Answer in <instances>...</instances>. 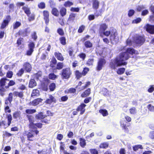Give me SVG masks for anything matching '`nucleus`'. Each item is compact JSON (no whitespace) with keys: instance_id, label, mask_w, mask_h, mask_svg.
<instances>
[{"instance_id":"14","label":"nucleus","mask_w":154,"mask_h":154,"mask_svg":"<svg viewBox=\"0 0 154 154\" xmlns=\"http://www.w3.org/2000/svg\"><path fill=\"white\" fill-rule=\"evenodd\" d=\"M86 105L84 103H82L77 108L76 110L79 112H80V114L82 115L85 111V107Z\"/></svg>"},{"instance_id":"16","label":"nucleus","mask_w":154,"mask_h":154,"mask_svg":"<svg viewBox=\"0 0 154 154\" xmlns=\"http://www.w3.org/2000/svg\"><path fill=\"white\" fill-rule=\"evenodd\" d=\"M56 102V100L55 97L52 95L50 94L49 95V98L47 99L45 103L46 104H51L53 103H55Z\"/></svg>"},{"instance_id":"15","label":"nucleus","mask_w":154,"mask_h":154,"mask_svg":"<svg viewBox=\"0 0 154 154\" xmlns=\"http://www.w3.org/2000/svg\"><path fill=\"white\" fill-rule=\"evenodd\" d=\"M28 28L25 29L23 30H19L17 34L19 36L21 35L23 37H25L28 35L29 32L28 31Z\"/></svg>"},{"instance_id":"27","label":"nucleus","mask_w":154,"mask_h":154,"mask_svg":"<svg viewBox=\"0 0 154 154\" xmlns=\"http://www.w3.org/2000/svg\"><path fill=\"white\" fill-rule=\"evenodd\" d=\"M32 131L34 130H32L30 132H29L26 134L27 137V140L29 141H33L34 140L31 138H32L34 137V134H32V132H33Z\"/></svg>"},{"instance_id":"42","label":"nucleus","mask_w":154,"mask_h":154,"mask_svg":"<svg viewBox=\"0 0 154 154\" xmlns=\"http://www.w3.org/2000/svg\"><path fill=\"white\" fill-rule=\"evenodd\" d=\"M16 83L13 80H10L8 84V85L5 86V88L8 89L11 86H13L15 85Z\"/></svg>"},{"instance_id":"24","label":"nucleus","mask_w":154,"mask_h":154,"mask_svg":"<svg viewBox=\"0 0 154 154\" xmlns=\"http://www.w3.org/2000/svg\"><path fill=\"white\" fill-rule=\"evenodd\" d=\"M54 55L58 60L63 61L64 60V58L60 53L55 52L54 53Z\"/></svg>"},{"instance_id":"59","label":"nucleus","mask_w":154,"mask_h":154,"mask_svg":"<svg viewBox=\"0 0 154 154\" xmlns=\"http://www.w3.org/2000/svg\"><path fill=\"white\" fill-rule=\"evenodd\" d=\"M129 112L131 114L134 115L136 113L137 110L136 108L133 107L129 109Z\"/></svg>"},{"instance_id":"35","label":"nucleus","mask_w":154,"mask_h":154,"mask_svg":"<svg viewBox=\"0 0 154 154\" xmlns=\"http://www.w3.org/2000/svg\"><path fill=\"white\" fill-rule=\"evenodd\" d=\"M51 14L56 17L59 16V12L58 9L56 8H53L52 9L51 11Z\"/></svg>"},{"instance_id":"34","label":"nucleus","mask_w":154,"mask_h":154,"mask_svg":"<svg viewBox=\"0 0 154 154\" xmlns=\"http://www.w3.org/2000/svg\"><path fill=\"white\" fill-rule=\"evenodd\" d=\"M56 67L53 69L54 70H60L62 69L64 66V64L63 62H59L56 64Z\"/></svg>"},{"instance_id":"39","label":"nucleus","mask_w":154,"mask_h":154,"mask_svg":"<svg viewBox=\"0 0 154 154\" xmlns=\"http://www.w3.org/2000/svg\"><path fill=\"white\" fill-rule=\"evenodd\" d=\"M99 2L97 0H94L92 4V6L94 9L97 10L99 7Z\"/></svg>"},{"instance_id":"37","label":"nucleus","mask_w":154,"mask_h":154,"mask_svg":"<svg viewBox=\"0 0 154 154\" xmlns=\"http://www.w3.org/2000/svg\"><path fill=\"white\" fill-rule=\"evenodd\" d=\"M109 146L108 142H104L101 143L99 145V147L101 149H106Z\"/></svg>"},{"instance_id":"12","label":"nucleus","mask_w":154,"mask_h":154,"mask_svg":"<svg viewBox=\"0 0 154 154\" xmlns=\"http://www.w3.org/2000/svg\"><path fill=\"white\" fill-rule=\"evenodd\" d=\"M144 29L148 33L154 34V25L147 24L144 26Z\"/></svg>"},{"instance_id":"60","label":"nucleus","mask_w":154,"mask_h":154,"mask_svg":"<svg viewBox=\"0 0 154 154\" xmlns=\"http://www.w3.org/2000/svg\"><path fill=\"white\" fill-rule=\"evenodd\" d=\"M7 118L8 119V126H9L12 120V117L11 114H8L7 115Z\"/></svg>"},{"instance_id":"53","label":"nucleus","mask_w":154,"mask_h":154,"mask_svg":"<svg viewBox=\"0 0 154 154\" xmlns=\"http://www.w3.org/2000/svg\"><path fill=\"white\" fill-rule=\"evenodd\" d=\"M94 62V59L93 58H89L88 59V60L86 62V65L90 66H92L93 65V63Z\"/></svg>"},{"instance_id":"50","label":"nucleus","mask_w":154,"mask_h":154,"mask_svg":"<svg viewBox=\"0 0 154 154\" xmlns=\"http://www.w3.org/2000/svg\"><path fill=\"white\" fill-rule=\"evenodd\" d=\"M21 25V23L19 21H16L13 24V28L14 29H15L19 27H20Z\"/></svg>"},{"instance_id":"63","label":"nucleus","mask_w":154,"mask_h":154,"mask_svg":"<svg viewBox=\"0 0 154 154\" xmlns=\"http://www.w3.org/2000/svg\"><path fill=\"white\" fill-rule=\"evenodd\" d=\"M85 27L84 25H81L80 26L78 30V32L79 33H82L83 31L85 29Z\"/></svg>"},{"instance_id":"20","label":"nucleus","mask_w":154,"mask_h":154,"mask_svg":"<svg viewBox=\"0 0 154 154\" xmlns=\"http://www.w3.org/2000/svg\"><path fill=\"white\" fill-rule=\"evenodd\" d=\"M91 91L90 88H88L81 94V97L83 98H85L88 97L91 94Z\"/></svg>"},{"instance_id":"25","label":"nucleus","mask_w":154,"mask_h":154,"mask_svg":"<svg viewBox=\"0 0 154 154\" xmlns=\"http://www.w3.org/2000/svg\"><path fill=\"white\" fill-rule=\"evenodd\" d=\"M108 28L107 25L105 23H101L100 25L99 29V34L102 32H104Z\"/></svg>"},{"instance_id":"22","label":"nucleus","mask_w":154,"mask_h":154,"mask_svg":"<svg viewBox=\"0 0 154 154\" xmlns=\"http://www.w3.org/2000/svg\"><path fill=\"white\" fill-rule=\"evenodd\" d=\"M46 116V115H44L42 112H40L35 115V118L36 119L41 120V121Z\"/></svg>"},{"instance_id":"5","label":"nucleus","mask_w":154,"mask_h":154,"mask_svg":"<svg viewBox=\"0 0 154 154\" xmlns=\"http://www.w3.org/2000/svg\"><path fill=\"white\" fill-rule=\"evenodd\" d=\"M7 80H9L5 77L2 78L0 79V95L2 96L4 95V92L6 91L5 85Z\"/></svg>"},{"instance_id":"28","label":"nucleus","mask_w":154,"mask_h":154,"mask_svg":"<svg viewBox=\"0 0 154 154\" xmlns=\"http://www.w3.org/2000/svg\"><path fill=\"white\" fill-rule=\"evenodd\" d=\"M74 75L77 79H79L83 76L82 72L79 70H76L74 72Z\"/></svg>"},{"instance_id":"19","label":"nucleus","mask_w":154,"mask_h":154,"mask_svg":"<svg viewBox=\"0 0 154 154\" xmlns=\"http://www.w3.org/2000/svg\"><path fill=\"white\" fill-rule=\"evenodd\" d=\"M43 100L41 98H37L31 102H30L29 103V105H32L33 106H36L40 103H41Z\"/></svg>"},{"instance_id":"18","label":"nucleus","mask_w":154,"mask_h":154,"mask_svg":"<svg viewBox=\"0 0 154 154\" xmlns=\"http://www.w3.org/2000/svg\"><path fill=\"white\" fill-rule=\"evenodd\" d=\"M130 125V123H128L126 122H121L120 123V126L122 129L124 130L125 132H129V130L128 127Z\"/></svg>"},{"instance_id":"3","label":"nucleus","mask_w":154,"mask_h":154,"mask_svg":"<svg viewBox=\"0 0 154 154\" xmlns=\"http://www.w3.org/2000/svg\"><path fill=\"white\" fill-rule=\"evenodd\" d=\"M72 74V71L69 67L65 68L63 69L61 73L62 79H68Z\"/></svg>"},{"instance_id":"44","label":"nucleus","mask_w":154,"mask_h":154,"mask_svg":"<svg viewBox=\"0 0 154 154\" xmlns=\"http://www.w3.org/2000/svg\"><path fill=\"white\" fill-rule=\"evenodd\" d=\"M99 112L103 116H106L109 114L107 111L106 109H100L99 110Z\"/></svg>"},{"instance_id":"55","label":"nucleus","mask_w":154,"mask_h":154,"mask_svg":"<svg viewBox=\"0 0 154 154\" xmlns=\"http://www.w3.org/2000/svg\"><path fill=\"white\" fill-rule=\"evenodd\" d=\"M48 149L46 150L43 149L42 150H39L37 152L38 154H50L51 152H47Z\"/></svg>"},{"instance_id":"38","label":"nucleus","mask_w":154,"mask_h":154,"mask_svg":"<svg viewBox=\"0 0 154 154\" xmlns=\"http://www.w3.org/2000/svg\"><path fill=\"white\" fill-rule=\"evenodd\" d=\"M64 143L60 142L61 144L60 146V151H63V153L64 154H73V153H68L66 150H64V144H63Z\"/></svg>"},{"instance_id":"2","label":"nucleus","mask_w":154,"mask_h":154,"mask_svg":"<svg viewBox=\"0 0 154 154\" xmlns=\"http://www.w3.org/2000/svg\"><path fill=\"white\" fill-rule=\"evenodd\" d=\"M26 116L29 122L28 125L29 128L32 129H35L32 131L35 132L36 135L38 134L39 131L37 129V128L41 129L42 127L43 123L41 122L35 123L33 117L32 116L27 115Z\"/></svg>"},{"instance_id":"43","label":"nucleus","mask_w":154,"mask_h":154,"mask_svg":"<svg viewBox=\"0 0 154 154\" xmlns=\"http://www.w3.org/2000/svg\"><path fill=\"white\" fill-rule=\"evenodd\" d=\"M39 95V91L37 89H34L32 90V94L31 96L33 97V96H38Z\"/></svg>"},{"instance_id":"13","label":"nucleus","mask_w":154,"mask_h":154,"mask_svg":"<svg viewBox=\"0 0 154 154\" xmlns=\"http://www.w3.org/2000/svg\"><path fill=\"white\" fill-rule=\"evenodd\" d=\"M43 19L46 25H48L50 21L49 13L47 10H44L43 11Z\"/></svg>"},{"instance_id":"30","label":"nucleus","mask_w":154,"mask_h":154,"mask_svg":"<svg viewBox=\"0 0 154 154\" xmlns=\"http://www.w3.org/2000/svg\"><path fill=\"white\" fill-rule=\"evenodd\" d=\"M57 64V60L55 57H53L52 58L50 66L52 68H54L55 67V65Z\"/></svg>"},{"instance_id":"62","label":"nucleus","mask_w":154,"mask_h":154,"mask_svg":"<svg viewBox=\"0 0 154 154\" xmlns=\"http://www.w3.org/2000/svg\"><path fill=\"white\" fill-rule=\"evenodd\" d=\"M78 56L81 59L83 60H85L86 57V54L83 53H81L79 54Z\"/></svg>"},{"instance_id":"57","label":"nucleus","mask_w":154,"mask_h":154,"mask_svg":"<svg viewBox=\"0 0 154 154\" xmlns=\"http://www.w3.org/2000/svg\"><path fill=\"white\" fill-rule=\"evenodd\" d=\"M143 149V147L142 145L140 144L136 145L133 147V150L135 151L139 149Z\"/></svg>"},{"instance_id":"56","label":"nucleus","mask_w":154,"mask_h":154,"mask_svg":"<svg viewBox=\"0 0 154 154\" xmlns=\"http://www.w3.org/2000/svg\"><path fill=\"white\" fill-rule=\"evenodd\" d=\"M38 7L40 9H42L45 8L46 7L45 4V2H42L38 5Z\"/></svg>"},{"instance_id":"11","label":"nucleus","mask_w":154,"mask_h":154,"mask_svg":"<svg viewBox=\"0 0 154 154\" xmlns=\"http://www.w3.org/2000/svg\"><path fill=\"white\" fill-rule=\"evenodd\" d=\"M106 63V60L104 58H100L97 62V65L96 66V70L98 71H99L101 70L103 67Z\"/></svg>"},{"instance_id":"26","label":"nucleus","mask_w":154,"mask_h":154,"mask_svg":"<svg viewBox=\"0 0 154 154\" xmlns=\"http://www.w3.org/2000/svg\"><path fill=\"white\" fill-rule=\"evenodd\" d=\"M13 94L14 97H18L20 98H22L23 96V91L18 92L15 91L13 92Z\"/></svg>"},{"instance_id":"52","label":"nucleus","mask_w":154,"mask_h":154,"mask_svg":"<svg viewBox=\"0 0 154 154\" xmlns=\"http://www.w3.org/2000/svg\"><path fill=\"white\" fill-rule=\"evenodd\" d=\"M125 70V68L124 67L118 69L116 72L119 75H122L124 73Z\"/></svg>"},{"instance_id":"45","label":"nucleus","mask_w":154,"mask_h":154,"mask_svg":"<svg viewBox=\"0 0 154 154\" xmlns=\"http://www.w3.org/2000/svg\"><path fill=\"white\" fill-rule=\"evenodd\" d=\"M73 3L69 1H67L64 2L63 5L66 8L70 7L73 5Z\"/></svg>"},{"instance_id":"58","label":"nucleus","mask_w":154,"mask_h":154,"mask_svg":"<svg viewBox=\"0 0 154 154\" xmlns=\"http://www.w3.org/2000/svg\"><path fill=\"white\" fill-rule=\"evenodd\" d=\"M25 112L27 114H32L35 113L36 110L35 109H27L25 110Z\"/></svg>"},{"instance_id":"49","label":"nucleus","mask_w":154,"mask_h":154,"mask_svg":"<svg viewBox=\"0 0 154 154\" xmlns=\"http://www.w3.org/2000/svg\"><path fill=\"white\" fill-rule=\"evenodd\" d=\"M48 78L50 79L54 80L57 77V76L54 73H51L48 75Z\"/></svg>"},{"instance_id":"6","label":"nucleus","mask_w":154,"mask_h":154,"mask_svg":"<svg viewBox=\"0 0 154 154\" xmlns=\"http://www.w3.org/2000/svg\"><path fill=\"white\" fill-rule=\"evenodd\" d=\"M22 9L28 17V20L29 21H32L34 20L35 15L34 14H32L30 15L31 14V12L29 8L24 6L22 7Z\"/></svg>"},{"instance_id":"51","label":"nucleus","mask_w":154,"mask_h":154,"mask_svg":"<svg viewBox=\"0 0 154 154\" xmlns=\"http://www.w3.org/2000/svg\"><path fill=\"white\" fill-rule=\"evenodd\" d=\"M24 69L23 68L20 69L18 71L16 74V75L18 77H21L24 73Z\"/></svg>"},{"instance_id":"41","label":"nucleus","mask_w":154,"mask_h":154,"mask_svg":"<svg viewBox=\"0 0 154 154\" xmlns=\"http://www.w3.org/2000/svg\"><path fill=\"white\" fill-rule=\"evenodd\" d=\"M60 43L61 45H65L66 44V39L64 36H61L59 38Z\"/></svg>"},{"instance_id":"1","label":"nucleus","mask_w":154,"mask_h":154,"mask_svg":"<svg viewBox=\"0 0 154 154\" xmlns=\"http://www.w3.org/2000/svg\"><path fill=\"white\" fill-rule=\"evenodd\" d=\"M138 51L132 48H127L125 52L121 53L119 55L116 57L109 64V66L111 69H115L117 67L126 65L127 62L125 61L130 57L129 54L133 55L138 54Z\"/></svg>"},{"instance_id":"9","label":"nucleus","mask_w":154,"mask_h":154,"mask_svg":"<svg viewBox=\"0 0 154 154\" xmlns=\"http://www.w3.org/2000/svg\"><path fill=\"white\" fill-rule=\"evenodd\" d=\"M5 19L3 20L0 27L1 29H5L7 26L10 21L11 18L10 15H7Z\"/></svg>"},{"instance_id":"33","label":"nucleus","mask_w":154,"mask_h":154,"mask_svg":"<svg viewBox=\"0 0 154 154\" xmlns=\"http://www.w3.org/2000/svg\"><path fill=\"white\" fill-rule=\"evenodd\" d=\"M51 119V118L50 117H48V115H46V117L41 121V122L46 124H48L50 123Z\"/></svg>"},{"instance_id":"29","label":"nucleus","mask_w":154,"mask_h":154,"mask_svg":"<svg viewBox=\"0 0 154 154\" xmlns=\"http://www.w3.org/2000/svg\"><path fill=\"white\" fill-rule=\"evenodd\" d=\"M111 33V31L109 30L105 31L104 32H101L100 36L101 37H103V36L108 37L110 35Z\"/></svg>"},{"instance_id":"36","label":"nucleus","mask_w":154,"mask_h":154,"mask_svg":"<svg viewBox=\"0 0 154 154\" xmlns=\"http://www.w3.org/2000/svg\"><path fill=\"white\" fill-rule=\"evenodd\" d=\"M66 9L64 7H62L60 10L61 16L63 17L66 15L67 13Z\"/></svg>"},{"instance_id":"40","label":"nucleus","mask_w":154,"mask_h":154,"mask_svg":"<svg viewBox=\"0 0 154 154\" xmlns=\"http://www.w3.org/2000/svg\"><path fill=\"white\" fill-rule=\"evenodd\" d=\"M13 116L15 119H20L21 117V112L20 111L15 112L13 114Z\"/></svg>"},{"instance_id":"54","label":"nucleus","mask_w":154,"mask_h":154,"mask_svg":"<svg viewBox=\"0 0 154 154\" xmlns=\"http://www.w3.org/2000/svg\"><path fill=\"white\" fill-rule=\"evenodd\" d=\"M90 69L89 68L87 67H85L83 68V70L82 72V73L83 74V76H85L89 72Z\"/></svg>"},{"instance_id":"17","label":"nucleus","mask_w":154,"mask_h":154,"mask_svg":"<svg viewBox=\"0 0 154 154\" xmlns=\"http://www.w3.org/2000/svg\"><path fill=\"white\" fill-rule=\"evenodd\" d=\"M23 68L26 72H30L32 70V66L30 63L28 62H26L24 63L23 65Z\"/></svg>"},{"instance_id":"48","label":"nucleus","mask_w":154,"mask_h":154,"mask_svg":"<svg viewBox=\"0 0 154 154\" xmlns=\"http://www.w3.org/2000/svg\"><path fill=\"white\" fill-rule=\"evenodd\" d=\"M84 45L86 48H91L93 46L92 43L89 41H85L84 43Z\"/></svg>"},{"instance_id":"23","label":"nucleus","mask_w":154,"mask_h":154,"mask_svg":"<svg viewBox=\"0 0 154 154\" xmlns=\"http://www.w3.org/2000/svg\"><path fill=\"white\" fill-rule=\"evenodd\" d=\"M77 14L76 13H71L69 15L67 19V21L69 22H73L75 19Z\"/></svg>"},{"instance_id":"10","label":"nucleus","mask_w":154,"mask_h":154,"mask_svg":"<svg viewBox=\"0 0 154 154\" xmlns=\"http://www.w3.org/2000/svg\"><path fill=\"white\" fill-rule=\"evenodd\" d=\"M50 82V80L48 78L44 79L41 83V86L42 89L44 91H47L48 90V85Z\"/></svg>"},{"instance_id":"7","label":"nucleus","mask_w":154,"mask_h":154,"mask_svg":"<svg viewBox=\"0 0 154 154\" xmlns=\"http://www.w3.org/2000/svg\"><path fill=\"white\" fill-rule=\"evenodd\" d=\"M29 49L26 51L25 54L27 56H31L34 51L35 44L34 42H31L28 45Z\"/></svg>"},{"instance_id":"61","label":"nucleus","mask_w":154,"mask_h":154,"mask_svg":"<svg viewBox=\"0 0 154 154\" xmlns=\"http://www.w3.org/2000/svg\"><path fill=\"white\" fill-rule=\"evenodd\" d=\"M57 32L60 36H63L64 35V32L63 30L61 28H58L57 29Z\"/></svg>"},{"instance_id":"32","label":"nucleus","mask_w":154,"mask_h":154,"mask_svg":"<svg viewBox=\"0 0 154 154\" xmlns=\"http://www.w3.org/2000/svg\"><path fill=\"white\" fill-rule=\"evenodd\" d=\"M36 85V82L34 79H31L29 82V87L32 88Z\"/></svg>"},{"instance_id":"31","label":"nucleus","mask_w":154,"mask_h":154,"mask_svg":"<svg viewBox=\"0 0 154 154\" xmlns=\"http://www.w3.org/2000/svg\"><path fill=\"white\" fill-rule=\"evenodd\" d=\"M79 140L80 146L82 148H84L86 145V140L83 138H80Z\"/></svg>"},{"instance_id":"46","label":"nucleus","mask_w":154,"mask_h":154,"mask_svg":"<svg viewBox=\"0 0 154 154\" xmlns=\"http://www.w3.org/2000/svg\"><path fill=\"white\" fill-rule=\"evenodd\" d=\"M76 90L75 88H69L67 91L65 90V93H71V94H75L76 92Z\"/></svg>"},{"instance_id":"21","label":"nucleus","mask_w":154,"mask_h":154,"mask_svg":"<svg viewBox=\"0 0 154 154\" xmlns=\"http://www.w3.org/2000/svg\"><path fill=\"white\" fill-rule=\"evenodd\" d=\"M13 94L11 92L9 94L8 97L6 98L5 101V104L8 105L9 103H11L13 100Z\"/></svg>"},{"instance_id":"47","label":"nucleus","mask_w":154,"mask_h":154,"mask_svg":"<svg viewBox=\"0 0 154 154\" xmlns=\"http://www.w3.org/2000/svg\"><path fill=\"white\" fill-rule=\"evenodd\" d=\"M56 88V84L54 83H51L49 86V88L50 91H54Z\"/></svg>"},{"instance_id":"64","label":"nucleus","mask_w":154,"mask_h":154,"mask_svg":"<svg viewBox=\"0 0 154 154\" xmlns=\"http://www.w3.org/2000/svg\"><path fill=\"white\" fill-rule=\"evenodd\" d=\"M32 38L34 41H36L37 39L38 36L37 35L36 33L35 32H34L31 35Z\"/></svg>"},{"instance_id":"4","label":"nucleus","mask_w":154,"mask_h":154,"mask_svg":"<svg viewBox=\"0 0 154 154\" xmlns=\"http://www.w3.org/2000/svg\"><path fill=\"white\" fill-rule=\"evenodd\" d=\"M133 42L137 46H140L144 42L145 39L144 37L140 35H136L133 37Z\"/></svg>"},{"instance_id":"8","label":"nucleus","mask_w":154,"mask_h":154,"mask_svg":"<svg viewBox=\"0 0 154 154\" xmlns=\"http://www.w3.org/2000/svg\"><path fill=\"white\" fill-rule=\"evenodd\" d=\"M109 40L111 43L117 42L119 40V37L117 32L111 31V33L109 36Z\"/></svg>"}]
</instances>
